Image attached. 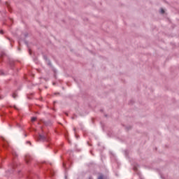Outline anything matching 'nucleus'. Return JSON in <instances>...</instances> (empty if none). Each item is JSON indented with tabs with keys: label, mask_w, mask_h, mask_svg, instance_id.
<instances>
[{
	"label": "nucleus",
	"mask_w": 179,
	"mask_h": 179,
	"mask_svg": "<svg viewBox=\"0 0 179 179\" xmlns=\"http://www.w3.org/2000/svg\"><path fill=\"white\" fill-rule=\"evenodd\" d=\"M161 13H164V10L163 8L161 9Z\"/></svg>",
	"instance_id": "20e7f679"
},
{
	"label": "nucleus",
	"mask_w": 179,
	"mask_h": 179,
	"mask_svg": "<svg viewBox=\"0 0 179 179\" xmlns=\"http://www.w3.org/2000/svg\"><path fill=\"white\" fill-rule=\"evenodd\" d=\"M98 179H103V176H99Z\"/></svg>",
	"instance_id": "39448f33"
},
{
	"label": "nucleus",
	"mask_w": 179,
	"mask_h": 179,
	"mask_svg": "<svg viewBox=\"0 0 179 179\" xmlns=\"http://www.w3.org/2000/svg\"><path fill=\"white\" fill-rule=\"evenodd\" d=\"M0 33L2 34L3 33V31H0Z\"/></svg>",
	"instance_id": "423d86ee"
},
{
	"label": "nucleus",
	"mask_w": 179,
	"mask_h": 179,
	"mask_svg": "<svg viewBox=\"0 0 179 179\" xmlns=\"http://www.w3.org/2000/svg\"><path fill=\"white\" fill-rule=\"evenodd\" d=\"M17 96V95H16V94H13V97L14 99H16Z\"/></svg>",
	"instance_id": "7ed1b4c3"
},
{
	"label": "nucleus",
	"mask_w": 179,
	"mask_h": 179,
	"mask_svg": "<svg viewBox=\"0 0 179 179\" xmlns=\"http://www.w3.org/2000/svg\"><path fill=\"white\" fill-rule=\"evenodd\" d=\"M39 140H40V141L44 140V136H39Z\"/></svg>",
	"instance_id": "f257e3e1"
},
{
	"label": "nucleus",
	"mask_w": 179,
	"mask_h": 179,
	"mask_svg": "<svg viewBox=\"0 0 179 179\" xmlns=\"http://www.w3.org/2000/svg\"><path fill=\"white\" fill-rule=\"evenodd\" d=\"M36 117H32L31 118V122H34V121H36Z\"/></svg>",
	"instance_id": "f03ea898"
}]
</instances>
